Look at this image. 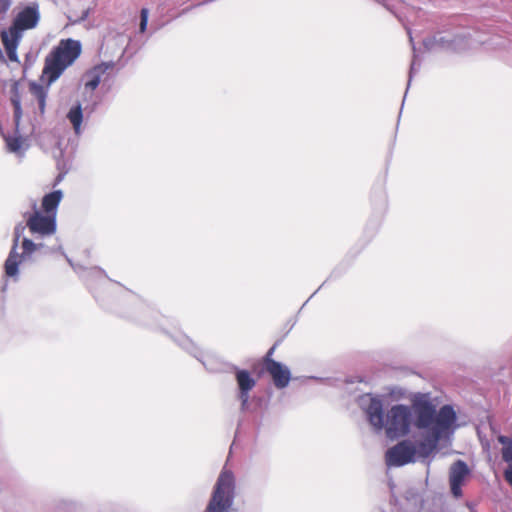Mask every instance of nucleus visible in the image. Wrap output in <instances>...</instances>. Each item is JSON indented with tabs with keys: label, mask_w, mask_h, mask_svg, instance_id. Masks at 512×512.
Segmentation results:
<instances>
[{
	"label": "nucleus",
	"mask_w": 512,
	"mask_h": 512,
	"mask_svg": "<svg viewBox=\"0 0 512 512\" xmlns=\"http://www.w3.org/2000/svg\"><path fill=\"white\" fill-rule=\"evenodd\" d=\"M414 425L419 430H427L428 436L417 444L416 451L426 458L436 449L438 442L454 425L456 413L452 406L444 405L437 412L436 406L426 394L412 399Z\"/></svg>",
	"instance_id": "1"
},
{
	"label": "nucleus",
	"mask_w": 512,
	"mask_h": 512,
	"mask_svg": "<svg viewBox=\"0 0 512 512\" xmlns=\"http://www.w3.org/2000/svg\"><path fill=\"white\" fill-rule=\"evenodd\" d=\"M412 405L403 404L392 406L384 417L383 406L380 400L372 399L366 409L369 423L376 429H385L389 439H397L407 435L412 422Z\"/></svg>",
	"instance_id": "2"
},
{
	"label": "nucleus",
	"mask_w": 512,
	"mask_h": 512,
	"mask_svg": "<svg viewBox=\"0 0 512 512\" xmlns=\"http://www.w3.org/2000/svg\"><path fill=\"white\" fill-rule=\"evenodd\" d=\"M40 20V6L37 2H32L21 7L12 19L8 29L1 31V42L10 61H18L17 49L23 33L35 29Z\"/></svg>",
	"instance_id": "3"
},
{
	"label": "nucleus",
	"mask_w": 512,
	"mask_h": 512,
	"mask_svg": "<svg viewBox=\"0 0 512 512\" xmlns=\"http://www.w3.org/2000/svg\"><path fill=\"white\" fill-rule=\"evenodd\" d=\"M81 52L80 41L71 38L61 39L45 58L42 76L48 79V84L57 80L65 69L76 61Z\"/></svg>",
	"instance_id": "4"
},
{
	"label": "nucleus",
	"mask_w": 512,
	"mask_h": 512,
	"mask_svg": "<svg viewBox=\"0 0 512 512\" xmlns=\"http://www.w3.org/2000/svg\"><path fill=\"white\" fill-rule=\"evenodd\" d=\"M234 489L233 473L224 469L218 477L206 512H228L233 503Z\"/></svg>",
	"instance_id": "5"
},
{
	"label": "nucleus",
	"mask_w": 512,
	"mask_h": 512,
	"mask_svg": "<svg viewBox=\"0 0 512 512\" xmlns=\"http://www.w3.org/2000/svg\"><path fill=\"white\" fill-rule=\"evenodd\" d=\"M34 211L25 214L26 226L32 234L41 236L52 235L56 231V218L54 215H49L36 209V203L33 205Z\"/></svg>",
	"instance_id": "6"
},
{
	"label": "nucleus",
	"mask_w": 512,
	"mask_h": 512,
	"mask_svg": "<svg viewBox=\"0 0 512 512\" xmlns=\"http://www.w3.org/2000/svg\"><path fill=\"white\" fill-rule=\"evenodd\" d=\"M416 446L409 440H402L386 451V463L389 466H403L414 461Z\"/></svg>",
	"instance_id": "7"
},
{
	"label": "nucleus",
	"mask_w": 512,
	"mask_h": 512,
	"mask_svg": "<svg viewBox=\"0 0 512 512\" xmlns=\"http://www.w3.org/2000/svg\"><path fill=\"white\" fill-rule=\"evenodd\" d=\"M470 474V469L463 460L455 461L449 469V484L455 498L462 497V486Z\"/></svg>",
	"instance_id": "8"
},
{
	"label": "nucleus",
	"mask_w": 512,
	"mask_h": 512,
	"mask_svg": "<svg viewBox=\"0 0 512 512\" xmlns=\"http://www.w3.org/2000/svg\"><path fill=\"white\" fill-rule=\"evenodd\" d=\"M26 227L27 226H24L22 224H18L15 227V230H14V244H13V247H12V249H11V251L9 253V256L6 259L5 265H4L5 274L8 277H15V276H17L19 264L23 261V256H21L20 254H18L16 252V248H17L18 242L20 240V237L24 233V230H25Z\"/></svg>",
	"instance_id": "9"
},
{
	"label": "nucleus",
	"mask_w": 512,
	"mask_h": 512,
	"mask_svg": "<svg viewBox=\"0 0 512 512\" xmlns=\"http://www.w3.org/2000/svg\"><path fill=\"white\" fill-rule=\"evenodd\" d=\"M263 369L271 376L273 383L277 388L282 389L288 386L291 379V373L286 366L277 361H269V364L264 366Z\"/></svg>",
	"instance_id": "10"
},
{
	"label": "nucleus",
	"mask_w": 512,
	"mask_h": 512,
	"mask_svg": "<svg viewBox=\"0 0 512 512\" xmlns=\"http://www.w3.org/2000/svg\"><path fill=\"white\" fill-rule=\"evenodd\" d=\"M236 381L239 387V399L244 409L249 400V392L255 387L256 380L247 370L237 369L235 372Z\"/></svg>",
	"instance_id": "11"
},
{
	"label": "nucleus",
	"mask_w": 512,
	"mask_h": 512,
	"mask_svg": "<svg viewBox=\"0 0 512 512\" xmlns=\"http://www.w3.org/2000/svg\"><path fill=\"white\" fill-rule=\"evenodd\" d=\"M63 194L60 190H56L46 194L42 199V212L49 215H57V208L62 200Z\"/></svg>",
	"instance_id": "12"
},
{
	"label": "nucleus",
	"mask_w": 512,
	"mask_h": 512,
	"mask_svg": "<svg viewBox=\"0 0 512 512\" xmlns=\"http://www.w3.org/2000/svg\"><path fill=\"white\" fill-rule=\"evenodd\" d=\"M49 85L50 84L47 83V86L44 87V86L39 85L34 82L29 85L30 92L37 99L38 104H39V110L42 114L45 111V102H46V97L48 94Z\"/></svg>",
	"instance_id": "13"
},
{
	"label": "nucleus",
	"mask_w": 512,
	"mask_h": 512,
	"mask_svg": "<svg viewBox=\"0 0 512 512\" xmlns=\"http://www.w3.org/2000/svg\"><path fill=\"white\" fill-rule=\"evenodd\" d=\"M111 67L112 65L106 63L95 66L90 72L91 79L86 83V87L95 90L101 82V75Z\"/></svg>",
	"instance_id": "14"
},
{
	"label": "nucleus",
	"mask_w": 512,
	"mask_h": 512,
	"mask_svg": "<svg viewBox=\"0 0 512 512\" xmlns=\"http://www.w3.org/2000/svg\"><path fill=\"white\" fill-rule=\"evenodd\" d=\"M69 121L73 125L74 131L76 134L80 133L81 124L83 120V113L81 105L78 104L75 107H72L67 115Z\"/></svg>",
	"instance_id": "15"
},
{
	"label": "nucleus",
	"mask_w": 512,
	"mask_h": 512,
	"mask_svg": "<svg viewBox=\"0 0 512 512\" xmlns=\"http://www.w3.org/2000/svg\"><path fill=\"white\" fill-rule=\"evenodd\" d=\"M11 103L14 108V119H15L16 125H18L20 122V119L22 117V109H21V103H20V96L17 91H15V93L12 95Z\"/></svg>",
	"instance_id": "16"
},
{
	"label": "nucleus",
	"mask_w": 512,
	"mask_h": 512,
	"mask_svg": "<svg viewBox=\"0 0 512 512\" xmlns=\"http://www.w3.org/2000/svg\"><path fill=\"white\" fill-rule=\"evenodd\" d=\"M7 146L10 151L17 152L22 145V140L19 137H9L6 139Z\"/></svg>",
	"instance_id": "17"
},
{
	"label": "nucleus",
	"mask_w": 512,
	"mask_h": 512,
	"mask_svg": "<svg viewBox=\"0 0 512 512\" xmlns=\"http://www.w3.org/2000/svg\"><path fill=\"white\" fill-rule=\"evenodd\" d=\"M22 248H23V253L21 254V256L24 257V255H29L32 252H34L36 249V245L33 243L32 240L24 238L22 241Z\"/></svg>",
	"instance_id": "18"
},
{
	"label": "nucleus",
	"mask_w": 512,
	"mask_h": 512,
	"mask_svg": "<svg viewBox=\"0 0 512 512\" xmlns=\"http://www.w3.org/2000/svg\"><path fill=\"white\" fill-rule=\"evenodd\" d=\"M502 459L508 464V466H512V444L503 447Z\"/></svg>",
	"instance_id": "19"
},
{
	"label": "nucleus",
	"mask_w": 512,
	"mask_h": 512,
	"mask_svg": "<svg viewBox=\"0 0 512 512\" xmlns=\"http://www.w3.org/2000/svg\"><path fill=\"white\" fill-rule=\"evenodd\" d=\"M140 32H145L147 28L148 23V9L142 8L141 9V15H140Z\"/></svg>",
	"instance_id": "20"
},
{
	"label": "nucleus",
	"mask_w": 512,
	"mask_h": 512,
	"mask_svg": "<svg viewBox=\"0 0 512 512\" xmlns=\"http://www.w3.org/2000/svg\"><path fill=\"white\" fill-rule=\"evenodd\" d=\"M276 345H273L265 354V356L262 358V365L267 366L269 364V361H275L272 357L275 352Z\"/></svg>",
	"instance_id": "21"
},
{
	"label": "nucleus",
	"mask_w": 512,
	"mask_h": 512,
	"mask_svg": "<svg viewBox=\"0 0 512 512\" xmlns=\"http://www.w3.org/2000/svg\"><path fill=\"white\" fill-rule=\"evenodd\" d=\"M12 5V0H0V15H4L8 12Z\"/></svg>",
	"instance_id": "22"
},
{
	"label": "nucleus",
	"mask_w": 512,
	"mask_h": 512,
	"mask_svg": "<svg viewBox=\"0 0 512 512\" xmlns=\"http://www.w3.org/2000/svg\"><path fill=\"white\" fill-rule=\"evenodd\" d=\"M505 481L512 486V466H508L504 471Z\"/></svg>",
	"instance_id": "23"
},
{
	"label": "nucleus",
	"mask_w": 512,
	"mask_h": 512,
	"mask_svg": "<svg viewBox=\"0 0 512 512\" xmlns=\"http://www.w3.org/2000/svg\"><path fill=\"white\" fill-rule=\"evenodd\" d=\"M498 440H499V442H500V443H502V444H504V445H506V444H508V445L512 444V443H511V441H510L507 437H505V436H500V437L498 438Z\"/></svg>",
	"instance_id": "24"
}]
</instances>
